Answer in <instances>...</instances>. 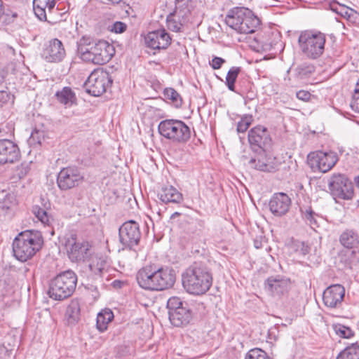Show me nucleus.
Instances as JSON below:
<instances>
[{"label":"nucleus","instance_id":"obj_1","mask_svg":"<svg viewBox=\"0 0 359 359\" xmlns=\"http://www.w3.org/2000/svg\"><path fill=\"white\" fill-rule=\"evenodd\" d=\"M213 282L212 272L204 262H194L182 273V283L185 291L192 295L205 294Z\"/></svg>","mask_w":359,"mask_h":359},{"label":"nucleus","instance_id":"obj_2","mask_svg":"<svg viewBox=\"0 0 359 359\" xmlns=\"http://www.w3.org/2000/svg\"><path fill=\"white\" fill-rule=\"evenodd\" d=\"M43 244L42 234L39 231L27 230L18 234L13 241L14 257L24 262L39 251Z\"/></svg>","mask_w":359,"mask_h":359},{"label":"nucleus","instance_id":"obj_3","mask_svg":"<svg viewBox=\"0 0 359 359\" xmlns=\"http://www.w3.org/2000/svg\"><path fill=\"white\" fill-rule=\"evenodd\" d=\"M226 24L241 34L254 33L261 24L259 18L248 8L236 7L225 18Z\"/></svg>","mask_w":359,"mask_h":359},{"label":"nucleus","instance_id":"obj_4","mask_svg":"<svg viewBox=\"0 0 359 359\" xmlns=\"http://www.w3.org/2000/svg\"><path fill=\"white\" fill-rule=\"evenodd\" d=\"M76 284L77 276L73 271H63L50 281L48 294L54 300L62 301L74 293Z\"/></svg>","mask_w":359,"mask_h":359},{"label":"nucleus","instance_id":"obj_5","mask_svg":"<svg viewBox=\"0 0 359 359\" xmlns=\"http://www.w3.org/2000/svg\"><path fill=\"white\" fill-rule=\"evenodd\" d=\"M326 36L316 30H306L300 33L298 38L299 49L307 58L315 60L324 53Z\"/></svg>","mask_w":359,"mask_h":359},{"label":"nucleus","instance_id":"obj_6","mask_svg":"<svg viewBox=\"0 0 359 359\" xmlns=\"http://www.w3.org/2000/svg\"><path fill=\"white\" fill-rule=\"evenodd\" d=\"M159 133L165 138L178 144H185L191 138V129L182 121L165 119L158 127Z\"/></svg>","mask_w":359,"mask_h":359},{"label":"nucleus","instance_id":"obj_7","mask_svg":"<svg viewBox=\"0 0 359 359\" xmlns=\"http://www.w3.org/2000/svg\"><path fill=\"white\" fill-rule=\"evenodd\" d=\"M65 247L69 259L73 262H84L92 255V245L87 241H78L74 232L67 233Z\"/></svg>","mask_w":359,"mask_h":359},{"label":"nucleus","instance_id":"obj_8","mask_svg":"<svg viewBox=\"0 0 359 359\" xmlns=\"http://www.w3.org/2000/svg\"><path fill=\"white\" fill-rule=\"evenodd\" d=\"M169 320L175 327L188 325L192 320V311L187 302H183L177 297H172L167 302Z\"/></svg>","mask_w":359,"mask_h":359},{"label":"nucleus","instance_id":"obj_9","mask_svg":"<svg viewBox=\"0 0 359 359\" xmlns=\"http://www.w3.org/2000/svg\"><path fill=\"white\" fill-rule=\"evenodd\" d=\"M112 82L113 79L107 72L97 69L89 75L84 83V88L90 95L98 97L107 91Z\"/></svg>","mask_w":359,"mask_h":359},{"label":"nucleus","instance_id":"obj_10","mask_svg":"<svg viewBox=\"0 0 359 359\" xmlns=\"http://www.w3.org/2000/svg\"><path fill=\"white\" fill-rule=\"evenodd\" d=\"M330 194L342 200H350L354 195L353 184L351 180L342 173H333L329 180Z\"/></svg>","mask_w":359,"mask_h":359},{"label":"nucleus","instance_id":"obj_11","mask_svg":"<svg viewBox=\"0 0 359 359\" xmlns=\"http://www.w3.org/2000/svg\"><path fill=\"white\" fill-rule=\"evenodd\" d=\"M339 158L336 152L332 151H316L308 154L307 162L313 171L325 173L330 171L338 162Z\"/></svg>","mask_w":359,"mask_h":359},{"label":"nucleus","instance_id":"obj_12","mask_svg":"<svg viewBox=\"0 0 359 359\" xmlns=\"http://www.w3.org/2000/svg\"><path fill=\"white\" fill-rule=\"evenodd\" d=\"M114 46L104 40H94L92 41L90 49L85 62L95 65H104L108 62L114 56Z\"/></svg>","mask_w":359,"mask_h":359},{"label":"nucleus","instance_id":"obj_13","mask_svg":"<svg viewBox=\"0 0 359 359\" xmlns=\"http://www.w3.org/2000/svg\"><path fill=\"white\" fill-rule=\"evenodd\" d=\"M118 236L120 243L123 246V250H134V247L138 245L141 238L138 223L134 220L124 222L118 229Z\"/></svg>","mask_w":359,"mask_h":359},{"label":"nucleus","instance_id":"obj_14","mask_svg":"<svg viewBox=\"0 0 359 359\" xmlns=\"http://www.w3.org/2000/svg\"><path fill=\"white\" fill-rule=\"evenodd\" d=\"M84 180L81 168L76 166L63 168L57 174V184L61 191H67L79 186Z\"/></svg>","mask_w":359,"mask_h":359},{"label":"nucleus","instance_id":"obj_15","mask_svg":"<svg viewBox=\"0 0 359 359\" xmlns=\"http://www.w3.org/2000/svg\"><path fill=\"white\" fill-rule=\"evenodd\" d=\"M248 142L251 149L257 153L269 149L272 139L269 130L263 126H257L248 132Z\"/></svg>","mask_w":359,"mask_h":359},{"label":"nucleus","instance_id":"obj_16","mask_svg":"<svg viewBox=\"0 0 359 359\" xmlns=\"http://www.w3.org/2000/svg\"><path fill=\"white\" fill-rule=\"evenodd\" d=\"M42 57L47 62L58 63L66 57V50L63 43L58 39H52L44 44Z\"/></svg>","mask_w":359,"mask_h":359},{"label":"nucleus","instance_id":"obj_17","mask_svg":"<svg viewBox=\"0 0 359 359\" xmlns=\"http://www.w3.org/2000/svg\"><path fill=\"white\" fill-rule=\"evenodd\" d=\"M290 285V279L280 275L271 276L264 283V290L272 296L278 297L287 294Z\"/></svg>","mask_w":359,"mask_h":359},{"label":"nucleus","instance_id":"obj_18","mask_svg":"<svg viewBox=\"0 0 359 359\" xmlns=\"http://www.w3.org/2000/svg\"><path fill=\"white\" fill-rule=\"evenodd\" d=\"M345 295V288L339 284L332 285L327 287L323 294V301L327 307L334 309L339 307Z\"/></svg>","mask_w":359,"mask_h":359},{"label":"nucleus","instance_id":"obj_19","mask_svg":"<svg viewBox=\"0 0 359 359\" xmlns=\"http://www.w3.org/2000/svg\"><path fill=\"white\" fill-rule=\"evenodd\" d=\"M144 40L147 46L154 50L165 49L171 43V38L164 29L149 32Z\"/></svg>","mask_w":359,"mask_h":359},{"label":"nucleus","instance_id":"obj_20","mask_svg":"<svg viewBox=\"0 0 359 359\" xmlns=\"http://www.w3.org/2000/svg\"><path fill=\"white\" fill-rule=\"evenodd\" d=\"M290 206V198L283 192L274 194L269 203V210L276 217L285 215L289 211Z\"/></svg>","mask_w":359,"mask_h":359},{"label":"nucleus","instance_id":"obj_21","mask_svg":"<svg viewBox=\"0 0 359 359\" xmlns=\"http://www.w3.org/2000/svg\"><path fill=\"white\" fill-rule=\"evenodd\" d=\"M156 291L169 289L175 283V271L168 266L156 268Z\"/></svg>","mask_w":359,"mask_h":359},{"label":"nucleus","instance_id":"obj_22","mask_svg":"<svg viewBox=\"0 0 359 359\" xmlns=\"http://www.w3.org/2000/svg\"><path fill=\"white\" fill-rule=\"evenodd\" d=\"M156 267L146 266L140 269L136 275L139 286L144 290L156 291Z\"/></svg>","mask_w":359,"mask_h":359},{"label":"nucleus","instance_id":"obj_23","mask_svg":"<svg viewBox=\"0 0 359 359\" xmlns=\"http://www.w3.org/2000/svg\"><path fill=\"white\" fill-rule=\"evenodd\" d=\"M20 156L17 144L7 139L0 140V164L13 163Z\"/></svg>","mask_w":359,"mask_h":359},{"label":"nucleus","instance_id":"obj_24","mask_svg":"<svg viewBox=\"0 0 359 359\" xmlns=\"http://www.w3.org/2000/svg\"><path fill=\"white\" fill-rule=\"evenodd\" d=\"M88 259L90 260L88 268L94 278H101L103 273L107 271L109 262L107 256L97 254L92 255Z\"/></svg>","mask_w":359,"mask_h":359},{"label":"nucleus","instance_id":"obj_25","mask_svg":"<svg viewBox=\"0 0 359 359\" xmlns=\"http://www.w3.org/2000/svg\"><path fill=\"white\" fill-rule=\"evenodd\" d=\"M194 8V1L191 0H175V8L172 13L182 23L189 22L191 11Z\"/></svg>","mask_w":359,"mask_h":359},{"label":"nucleus","instance_id":"obj_26","mask_svg":"<svg viewBox=\"0 0 359 359\" xmlns=\"http://www.w3.org/2000/svg\"><path fill=\"white\" fill-rule=\"evenodd\" d=\"M158 198L164 203L180 204L184 201L183 195L173 186L163 187L158 194Z\"/></svg>","mask_w":359,"mask_h":359},{"label":"nucleus","instance_id":"obj_27","mask_svg":"<svg viewBox=\"0 0 359 359\" xmlns=\"http://www.w3.org/2000/svg\"><path fill=\"white\" fill-rule=\"evenodd\" d=\"M339 242L344 248L352 249L359 244V236L353 230L346 229L340 235Z\"/></svg>","mask_w":359,"mask_h":359},{"label":"nucleus","instance_id":"obj_28","mask_svg":"<svg viewBox=\"0 0 359 359\" xmlns=\"http://www.w3.org/2000/svg\"><path fill=\"white\" fill-rule=\"evenodd\" d=\"M316 67L310 63H302L294 69V76L298 81H305L315 72Z\"/></svg>","mask_w":359,"mask_h":359},{"label":"nucleus","instance_id":"obj_29","mask_svg":"<svg viewBox=\"0 0 359 359\" xmlns=\"http://www.w3.org/2000/svg\"><path fill=\"white\" fill-rule=\"evenodd\" d=\"M114 313L109 309H105L98 313L97 316L96 326L99 331L104 332L107 325L114 319Z\"/></svg>","mask_w":359,"mask_h":359},{"label":"nucleus","instance_id":"obj_30","mask_svg":"<svg viewBox=\"0 0 359 359\" xmlns=\"http://www.w3.org/2000/svg\"><path fill=\"white\" fill-rule=\"evenodd\" d=\"M93 41V38L83 36L76 42L77 54L83 61L86 60L87 55H88V54Z\"/></svg>","mask_w":359,"mask_h":359},{"label":"nucleus","instance_id":"obj_31","mask_svg":"<svg viewBox=\"0 0 359 359\" xmlns=\"http://www.w3.org/2000/svg\"><path fill=\"white\" fill-rule=\"evenodd\" d=\"M57 100L63 104L71 105L76 100V95L69 87H64L55 93Z\"/></svg>","mask_w":359,"mask_h":359},{"label":"nucleus","instance_id":"obj_32","mask_svg":"<svg viewBox=\"0 0 359 359\" xmlns=\"http://www.w3.org/2000/svg\"><path fill=\"white\" fill-rule=\"evenodd\" d=\"M336 359H359V344H352L342 350Z\"/></svg>","mask_w":359,"mask_h":359},{"label":"nucleus","instance_id":"obj_33","mask_svg":"<svg viewBox=\"0 0 359 359\" xmlns=\"http://www.w3.org/2000/svg\"><path fill=\"white\" fill-rule=\"evenodd\" d=\"M49 0H34L33 10L36 16L41 21L47 20L46 9Z\"/></svg>","mask_w":359,"mask_h":359},{"label":"nucleus","instance_id":"obj_34","mask_svg":"<svg viewBox=\"0 0 359 359\" xmlns=\"http://www.w3.org/2000/svg\"><path fill=\"white\" fill-rule=\"evenodd\" d=\"M32 212L42 224L47 226L50 225L53 218L46 210L39 205H34Z\"/></svg>","mask_w":359,"mask_h":359},{"label":"nucleus","instance_id":"obj_35","mask_svg":"<svg viewBox=\"0 0 359 359\" xmlns=\"http://www.w3.org/2000/svg\"><path fill=\"white\" fill-rule=\"evenodd\" d=\"M241 71V68L239 67H232L229 70L226 76L225 83L229 90L236 93L235 83Z\"/></svg>","mask_w":359,"mask_h":359},{"label":"nucleus","instance_id":"obj_36","mask_svg":"<svg viewBox=\"0 0 359 359\" xmlns=\"http://www.w3.org/2000/svg\"><path fill=\"white\" fill-rule=\"evenodd\" d=\"M65 315L70 323H74L79 320L80 316V307L78 302H71L67 308Z\"/></svg>","mask_w":359,"mask_h":359},{"label":"nucleus","instance_id":"obj_37","mask_svg":"<svg viewBox=\"0 0 359 359\" xmlns=\"http://www.w3.org/2000/svg\"><path fill=\"white\" fill-rule=\"evenodd\" d=\"M300 211L303 218L307 222L311 228L314 229L319 226L316 218L318 215L312 210L311 207H307L306 208H301Z\"/></svg>","mask_w":359,"mask_h":359},{"label":"nucleus","instance_id":"obj_38","mask_svg":"<svg viewBox=\"0 0 359 359\" xmlns=\"http://www.w3.org/2000/svg\"><path fill=\"white\" fill-rule=\"evenodd\" d=\"M177 17L174 16V14L172 13H170L166 19V23L168 28L175 32H182L183 27L186 23H182L181 22V20H177Z\"/></svg>","mask_w":359,"mask_h":359},{"label":"nucleus","instance_id":"obj_39","mask_svg":"<svg viewBox=\"0 0 359 359\" xmlns=\"http://www.w3.org/2000/svg\"><path fill=\"white\" fill-rule=\"evenodd\" d=\"M164 97L172 101L176 107H180L182 104V99L180 95L172 88H166L163 90Z\"/></svg>","mask_w":359,"mask_h":359},{"label":"nucleus","instance_id":"obj_40","mask_svg":"<svg viewBox=\"0 0 359 359\" xmlns=\"http://www.w3.org/2000/svg\"><path fill=\"white\" fill-rule=\"evenodd\" d=\"M249 165L251 168L264 172H271L276 170L273 165L268 164L261 159L251 158L249 161Z\"/></svg>","mask_w":359,"mask_h":359},{"label":"nucleus","instance_id":"obj_41","mask_svg":"<svg viewBox=\"0 0 359 359\" xmlns=\"http://www.w3.org/2000/svg\"><path fill=\"white\" fill-rule=\"evenodd\" d=\"M44 131L34 129L31 133L29 139V143L33 146L41 145L42 142L44 140Z\"/></svg>","mask_w":359,"mask_h":359},{"label":"nucleus","instance_id":"obj_42","mask_svg":"<svg viewBox=\"0 0 359 359\" xmlns=\"http://www.w3.org/2000/svg\"><path fill=\"white\" fill-rule=\"evenodd\" d=\"M245 359H271L267 353L260 348H252L245 355Z\"/></svg>","mask_w":359,"mask_h":359},{"label":"nucleus","instance_id":"obj_43","mask_svg":"<svg viewBox=\"0 0 359 359\" xmlns=\"http://www.w3.org/2000/svg\"><path fill=\"white\" fill-rule=\"evenodd\" d=\"M252 121H253V118L251 115L243 116L241 118V120L238 122V124H237L238 133L245 132L248 129L250 126L251 125Z\"/></svg>","mask_w":359,"mask_h":359},{"label":"nucleus","instance_id":"obj_44","mask_svg":"<svg viewBox=\"0 0 359 359\" xmlns=\"http://www.w3.org/2000/svg\"><path fill=\"white\" fill-rule=\"evenodd\" d=\"M292 245L294 251L299 255L305 256L310 252V247L305 242L296 241Z\"/></svg>","mask_w":359,"mask_h":359},{"label":"nucleus","instance_id":"obj_45","mask_svg":"<svg viewBox=\"0 0 359 359\" xmlns=\"http://www.w3.org/2000/svg\"><path fill=\"white\" fill-rule=\"evenodd\" d=\"M336 333L341 337L349 339L354 335L353 331L348 327L338 325L334 328Z\"/></svg>","mask_w":359,"mask_h":359},{"label":"nucleus","instance_id":"obj_46","mask_svg":"<svg viewBox=\"0 0 359 359\" xmlns=\"http://www.w3.org/2000/svg\"><path fill=\"white\" fill-rule=\"evenodd\" d=\"M18 17V14L16 11L4 8V13L1 22L8 25L13 22Z\"/></svg>","mask_w":359,"mask_h":359},{"label":"nucleus","instance_id":"obj_47","mask_svg":"<svg viewBox=\"0 0 359 359\" xmlns=\"http://www.w3.org/2000/svg\"><path fill=\"white\" fill-rule=\"evenodd\" d=\"M15 205V203L11 200V197H7L0 201V212L6 214L13 209Z\"/></svg>","mask_w":359,"mask_h":359},{"label":"nucleus","instance_id":"obj_48","mask_svg":"<svg viewBox=\"0 0 359 359\" xmlns=\"http://www.w3.org/2000/svg\"><path fill=\"white\" fill-rule=\"evenodd\" d=\"M331 9L336 12L337 13L342 15V16H349L348 13V11L346 8H344L343 6L337 4L335 2H333L330 4Z\"/></svg>","mask_w":359,"mask_h":359},{"label":"nucleus","instance_id":"obj_49","mask_svg":"<svg viewBox=\"0 0 359 359\" xmlns=\"http://www.w3.org/2000/svg\"><path fill=\"white\" fill-rule=\"evenodd\" d=\"M350 106L355 112H359V91L355 89Z\"/></svg>","mask_w":359,"mask_h":359},{"label":"nucleus","instance_id":"obj_50","mask_svg":"<svg viewBox=\"0 0 359 359\" xmlns=\"http://www.w3.org/2000/svg\"><path fill=\"white\" fill-rule=\"evenodd\" d=\"M127 25L126 23L117 21L114 23L111 31L115 33L121 34L124 32L126 30Z\"/></svg>","mask_w":359,"mask_h":359},{"label":"nucleus","instance_id":"obj_51","mask_svg":"<svg viewBox=\"0 0 359 359\" xmlns=\"http://www.w3.org/2000/svg\"><path fill=\"white\" fill-rule=\"evenodd\" d=\"M225 62L224 59L215 56L210 62V65L213 69H219Z\"/></svg>","mask_w":359,"mask_h":359},{"label":"nucleus","instance_id":"obj_52","mask_svg":"<svg viewBox=\"0 0 359 359\" xmlns=\"http://www.w3.org/2000/svg\"><path fill=\"white\" fill-rule=\"evenodd\" d=\"M296 97L299 100L307 102L311 99V94L307 90H300L297 92Z\"/></svg>","mask_w":359,"mask_h":359},{"label":"nucleus","instance_id":"obj_53","mask_svg":"<svg viewBox=\"0 0 359 359\" xmlns=\"http://www.w3.org/2000/svg\"><path fill=\"white\" fill-rule=\"evenodd\" d=\"M11 99V94L5 90H0V108Z\"/></svg>","mask_w":359,"mask_h":359},{"label":"nucleus","instance_id":"obj_54","mask_svg":"<svg viewBox=\"0 0 359 359\" xmlns=\"http://www.w3.org/2000/svg\"><path fill=\"white\" fill-rule=\"evenodd\" d=\"M245 83H247L246 86H241V93H245L247 92L250 93V91L251 90L252 84L250 83L248 81H239L240 85H241L242 83L245 84Z\"/></svg>","mask_w":359,"mask_h":359},{"label":"nucleus","instance_id":"obj_55","mask_svg":"<svg viewBox=\"0 0 359 359\" xmlns=\"http://www.w3.org/2000/svg\"><path fill=\"white\" fill-rule=\"evenodd\" d=\"M55 6V0H49L48 4L47 5L46 8H48V12L51 13Z\"/></svg>","mask_w":359,"mask_h":359},{"label":"nucleus","instance_id":"obj_56","mask_svg":"<svg viewBox=\"0 0 359 359\" xmlns=\"http://www.w3.org/2000/svg\"><path fill=\"white\" fill-rule=\"evenodd\" d=\"M4 13V2L2 0H0V22H1V20L3 18Z\"/></svg>","mask_w":359,"mask_h":359},{"label":"nucleus","instance_id":"obj_57","mask_svg":"<svg viewBox=\"0 0 359 359\" xmlns=\"http://www.w3.org/2000/svg\"><path fill=\"white\" fill-rule=\"evenodd\" d=\"M6 75V72L4 69L0 68V84H1L4 81Z\"/></svg>","mask_w":359,"mask_h":359},{"label":"nucleus","instance_id":"obj_58","mask_svg":"<svg viewBox=\"0 0 359 359\" xmlns=\"http://www.w3.org/2000/svg\"><path fill=\"white\" fill-rule=\"evenodd\" d=\"M254 246L257 249H260L262 248V243L261 241H259L257 239H255L254 241Z\"/></svg>","mask_w":359,"mask_h":359},{"label":"nucleus","instance_id":"obj_59","mask_svg":"<svg viewBox=\"0 0 359 359\" xmlns=\"http://www.w3.org/2000/svg\"><path fill=\"white\" fill-rule=\"evenodd\" d=\"M123 283L121 280H115L112 285L114 287H121Z\"/></svg>","mask_w":359,"mask_h":359},{"label":"nucleus","instance_id":"obj_60","mask_svg":"<svg viewBox=\"0 0 359 359\" xmlns=\"http://www.w3.org/2000/svg\"><path fill=\"white\" fill-rule=\"evenodd\" d=\"M181 215L180 212H175L174 213H172L170 216V219H175V217L180 216Z\"/></svg>","mask_w":359,"mask_h":359},{"label":"nucleus","instance_id":"obj_61","mask_svg":"<svg viewBox=\"0 0 359 359\" xmlns=\"http://www.w3.org/2000/svg\"><path fill=\"white\" fill-rule=\"evenodd\" d=\"M354 182L356 187L359 188V175L354 177Z\"/></svg>","mask_w":359,"mask_h":359},{"label":"nucleus","instance_id":"obj_62","mask_svg":"<svg viewBox=\"0 0 359 359\" xmlns=\"http://www.w3.org/2000/svg\"><path fill=\"white\" fill-rule=\"evenodd\" d=\"M109 1L111 2L114 4H117L120 3L122 0H108Z\"/></svg>","mask_w":359,"mask_h":359},{"label":"nucleus","instance_id":"obj_63","mask_svg":"<svg viewBox=\"0 0 359 359\" xmlns=\"http://www.w3.org/2000/svg\"><path fill=\"white\" fill-rule=\"evenodd\" d=\"M355 90H357L358 91H359V78H358V80L356 83V86H355Z\"/></svg>","mask_w":359,"mask_h":359},{"label":"nucleus","instance_id":"obj_64","mask_svg":"<svg viewBox=\"0 0 359 359\" xmlns=\"http://www.w3.org/2000/svg\"><path fill=\"white\" fill-rule=\"evenodd\" d=\"M198 224H199V225H200L201 226H203V224H204V222H203V221H202V220H199V221H198Z\"/></svg>","mask_w":359,"mask_h":359}]
</instances>
